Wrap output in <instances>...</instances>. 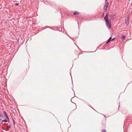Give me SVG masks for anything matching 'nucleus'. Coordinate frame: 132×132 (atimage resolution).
Wrapping results in <instances>:
<instances>
[{
    "label": "nucleus",
    "mask_w": 132,
    "mask_h": 132,
    "mask_svg": "<svg viewBox=\"0 0 132 132\" xmlns=\"http://www.w3.org/2000/svg\"><path fill=\"white\" fill-rule=\"evenodd\" d=\"M108 14L107 13L104 17V18L106 22V25L107 27L109 29H110L111 27V24L110 22L109 21L108 19Z\"/></svg>",
    "instance_id": "nucleus-1"
},
{
    "label": "nucleus",
    "mask_w": 132,
    "mask_h": 132,
    "mask_svg": "<svg viewBox=\"0 0 132 132\" xmlns=\"http://www.w3.org/2000/svg\"><path fill=\"white\" fill-rule=\"evenodd\" d=\"M129 16H127V18L126 19L125 22L126 24L128 25L129 24Z\"/></svg>",
    "instance_id": "nucleus-2"
},
{
    "label": "nucleus",
    "mask_w": 132,
    "mask_h": 132,
    "mask_svg": "<svg viewBox=\"0 0 132 132\" xmlns=\"http://www.w3.org/2000/svg\"><path fill=\"white\" fill-rule=\"evenodd\" d=\"M115 15L114 14L113 15H109V18L111 20H114V16H115Z\"/></svg>",
    "instance_id": "nucleus-3"
},
{
    "label": "nucleus",
    "mask_w": 132,
    "mask_h": 132,
    "mask_svg": "<svg viewBox=\"0 0 132 132\" xmlns=\"http://www.w3.org/2000/svg\"><path fill=\"white\" fill-rule=\"evenodd\" d=\"M109 5V3L108 2H106L105 4L104 9L105 10H106Z\"/></svg>",
    "instance_id": "nucleus-4"
},
{
    "label": "nucleus",
    "mask_w": 132,
    "mask_h": 132,
    "mask_svg": "<svg viewBox=\"0 0 132 132\" xmlns=\"http://www.w3.org/2000/svg\"><path fill=\"white\" fill-rule=\"evenodd\" d=\"M79 14V12H78L76 11L73 13V14L74 15H76L78 14Z\"/></svg>",
    "instance_id": "nucleus-5"
},
{
    "label": "nucleus",
    "mask_w": 132,
    "mask_h": 132,
    "mask_svg": "<svg viewBox=\"0 0 132 132\" xmlns=\"http://www.w3.org/2000/svg\"><path fill=\"white\" fill-rule=\"evenodd\" d=\"M0 120H2L4 122H7V120L6 119H4V120H2L1 118H0Z\"/></svg>",
    "instance_id": "nucleus-6"
},
{
    "label": "nucleus",
    "mask_w": 132,
    "mask_h": 132,
    "mask_svg": "<svg viewBox=\"0 0 132 132\" xmlns=\"http://www.w3.org/2000/svg\"><path fill=\"white\" fill-rule=\"evenodd\" d=\"M125 36H122L121 37V39L122 40H123L125 38Z\"/></svg>",
    "instance_id": "nucleus-7"
},
{
    "label": "nucleus",
    "mask_w": 132,
    "mask_h": 132,
    "mask_svg": "<svg viewBox=\"0 0 132 132\" xmlns=\"http://www.w3.org/2000/svg\"><path fill=\"white\" fill-rule=\"evenodd\" d=\"M3 113H4V114L5 116V117L7 116V115L6 113V112L5 111H4L3 112Z\"/></svg>",
    "instance_id": "nucleus-8"
},
{
    "label": "nucleus",
    "mask_w": 132,
    "mask_h": 132,
    "mask_svg": "<svg viewBox=\"0 0 132 132\" xmlns=\"http://www.w3.org/2000/svg\"><path fill=\"white\" fill-rule=\"evenodd\" d=\"M0 117L2 118H4V116L2 115V114H0Z\"/></svg>",
    "instance_id": "nucleus-9"
},
{
    "label": "nucleus",
    "mask_w": 132,
    "mask_h": 132,
    "mask_svg": "<svg viewBox=\"0 0 132 132\" xmlns=\"http://www.w3.org/2000/svg\"><path fill=\"white\" fill-rule=\"evenodd\" d=\"M11 125H9L7 126L8 128V129H10L11 128Z\"/></svg>",
    "instance_id": "nucleus-10"
},
{
    "label": "nucleus",
    "mask_w": 132,
    "mask_h": 132,
    "mask_svg": "<svg viewBox=\"0 0 132 132\" xmlns=\"http://www.w3.org/2000/svg\"><path fill=\"white\" fill-rule=\"evenodd\" d=\"M102 132H106V131L105 129H102Z\"/></svg>",
    "instance_id": "nucleus-11"
},
{
    "label": "nucleus",
    "mask_w": 132,
    "mask_h": 132,
    "mask_svg": "<svg viewBox=\"0 0 132 132\" xmlns=\"http://www.w3.org/2000/svg\"><path fill=\"white\" fill-rule=\"evenodd\" d=\"M112 37H110L109 39V40H110V41H111V40H112Z\"/></svg>",
    "instance_id": "nucleus-12"
},
{
    "label": "nucleus",
    "mask_w": 132,
    "mask_h": 132,
    "mask_svg": "<svg viewBox=\"0 0 132 132\" xmlns=\"http://www.w3.org/2000/svg\"><path fill=\"white\" fill-rule=\"evenodd\" d=\"M110 41V40L109 39H108V40L106 42V44H108V43Z\"/></svg>",
    "instance_id": "nucleus-13"
},
{
    "label": "nucleus",
    "mask_w": 132,
    "mask_h": 132,
    "mask_svg": "<svg viewBox=\"0 0 132 132\" xmlns=\"http://www.w3.org/2000/svg\"><path fill=\"white\" fill-rule=\"evenodd\" d=\"M12 120H13V123L14 125H15V122H14V121L13 118H12Z\"/></svg>",
    "instance_id": "nucleus-14"
},
{
    "label": "nucleus",
    "mask_w": 132,
    "mask_h": 132,
    "mask_svg": "<svg viewBox=\"0 0 132 132\" xmlns=\"http://www.w3.org/2000/svg\"><path fill=\"white\" fill-rule=\"evenodd\" d=\"M6 118L9 120V118L8 116L7 115V116H6Z\"/></svg>",
    "instance_id": "nucleus-15"
},
{
    "label": "nucleus",
    "mask_w": 132,
    "mask_h": 132,
    "mask_svg": "<svg viewBox=\"0 0 132 132\" xmlns=\"http://www.w3.org/2000/svg\"><path fill=\"white\" fill-rule=\"evenodd\" d=\"M6 118L9 120V118L8 116L7 115V116H6Z\"/></svg>",
    "instance_id": "nucleus-16"
},
{
    "label": "nucleus",
    "mask_w": 132,
    "mask_h": 132,
    "mask_svg": "<svg viewBox=\"0 0 132 132\" xmlns=\"http://www.w3.org/2000/svg\"><path fill=\"white\" fill-rule=\"evenodd\" d=\"M14 5L15 6H16L18 5H19V4L18 3H16Z\"/></svg>",
    "instance_id": "nucleus-17"
},
{
    "label": "nucleus",
    "mask_w": 132,
    "mask_h": 132,
    "mask_svg": "<svg viewBox=\"0 0 132 132\" xmlns=\"http://www.w3.org/2000/svg\"><path fill=\"white\" fill-rule=\"evenodd\" d=\"M115 38L114 37L113 38V39H112V41L113 40L115 39Z\"/></svg>",
    "instance_id": "nucleus-18"
},
{
    "label": "nucleus",
    "mask_w": 132,
    "mask_h": 132,
    "mask_svg": "<svg viewBox=\"0 0 132 132\" xmlns=\"http://www.w3.org/2000/svg\"><path fill=\"white\" fill-rule=\"evenodd\" d=\"M105 2H107V0H105Z\"/></svg>",
    "instance_id": "nucleus-19"
}]
</instances>
